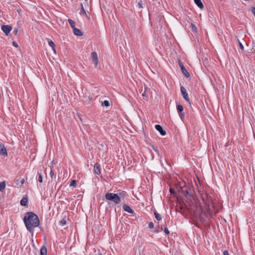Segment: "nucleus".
<instances>
[{"label": "nucleus", "mask_w": 255, "mask_h": 255, "mask_svg": "<svg viewBox=\"0 0 255 255\" xmlns=\"http://www.w3.org/2000/svg\"><path fill=\"white\" fill-rule=\"evenodd\" d=\"M23 221L27 229L30 232H32L34 228L38 227L39 225L38 217L32 212L26 213Z\"/></svg>", "instance_id": "nucleus-1"}, {"label": "nucleus", "mask_w": 255, "mask_h": 255, "mask_svg": "<svg viewBox=\"0 0 255 255\" xmlns=\"http://www.w3.org/2000/svg\"><path fill=\"white\" fill-rule=\"evenodd\" d=\"M201 198L204 204V207L201 206L202 213L206 214V216L209 215L212 217L214 214L213 210L214 205L213 204L211 198H209L206 194H202Z\"/></svg>", "instance_id": "nucleus-2"}, {"label": "nucleus", "mask_w": 255, "mask_h": 255, "mask_svg": "<svg viewBox=\"0 0 255 255\" xmlns=\"http://www.w3.org/2000/svg\"><path fill=\"white\" fill-rule=\"evenodd\" d=\"M107 200L113 201L116 204H119L121 202V198L118 194L108 193L105 195Z\"/></svg>", "instance_id": "nucleus-3"}, {"label": "nucleus", "mask_w": 255, "mask_h": 255, "mask_svg": "<svg viewBox=\"0 0 255 255\" xmlns=\"http://www.w3.org/2000/svg\"><path fill=\"white\" fill-rule=\"evenodd\" d=\"M91 59L94 63L95 67H97L98 64V56L96 52H93L91 54Z\"/></svg>", "instance_id": "nucleus-4"}, {"label": "nucleus", "mask_w": 255, "mask_h": 255, "mask_svg": "<svg viewBox=\"0 0 255 255\" xmlns=\"http://www.w3.org/2000/svg\"><path fill=\"white\" fill-rule=\"evenodd\" d=\"M180 91L184 99L187 102H189L190 99L185 88L184 87L181 86L180 87Z\"/></svg>", "instance_id": "nucleus-5"}, {"label": "nucleus", "mask_w": 255, "mask_h": 255, "mask_svg": "<svg viewBox=\"0 0 255 255\" xmlns=\"http://www.w3.org/2000/svg\"><path fill=\"white\" fill-rule=\"evenodd\" d=\"M1 29L6 35H8L12 30V27L8 25H3L1 26Z\"/></svg>", "instance_id": "nucleus-6"}, {"label": "nucleus", "mask_w": 255, "mask_h": 255, "mask_svg": "<svg viewBox=\"0 0 255 255\" xmlns=\"http://www.w3.org/2000/svg\"><path fill=\"white\" fill-rule=\"evenodd\" d=\"M0 154L4 156H7V152L6 148L3 144H0Z\"/></svg>", "instance_id": "nucleus-7"}, {"label": "nucleus", "mask_w": 255, "mask_h": 255, "mask_svg": "<svg viewBox=\"0 0 255 255\" xmlns=\"http://www.w3.org/2000/svg\"><path fill=\"white\" fill-rule=\"evenodd\" d=\"M155 129L158 130L161 135L164 136L166 135V131H164L162 127L159 125H156L155 126Z\"/></svg>", "instance_id": "nucleus-8"}, {"label": "nucleus", "mask_w": 255, "mask_h": 255, "mask_svg": "<svg viewBox=\"0 0 255 255\" xmlns=\"http://www.w3.org/2000/svg\"><path fill=\"white\" fill-rule=\"evenodd\" d=\"M49 45L52 48L54 53H56L55 44V43L50 39L47 38Z\"/></svg>", "instance_id": "nucleus-9"}, {"label": "nucleus", "mask_w": 255, "mask_h": 255, "mask_svg": "<svg viewBox=\"0 0 255 255\" xmlns=\"http://www.w3.org/2000/svg\"><path fill=\"white\" fill-rule=\"evenodd\" d=\"M123 209L125 211H126L129 213H130V214L133 213V211L130 208V207L129 206H128L127 205H124L123 206Z\"/></svg>", "instance_id": "nucleus-10"}, {"label": "nucleus", "mask_w": 255, "mask_h": 255, "mask_svg": "<svg viewBox=\"0 0 255 255\" xmlns=\"http://www.w3.org/2000/svg\"><path fill=\"white\" fill-rule=\"evenodd\" d=\"M94 172L96 174L98 175L101 173L100 165L97 163L94 165Z\"/></svg>", "instance_id": "nucleus-11"}, {"label": "nucleus", "mask_w": 255, "mask_h": 255, "mask_svg": "<svg viewBox=\"0 0 255 255\" xmlns=\"http://www.w3.org/2000/svg\"><path fill=\"white\" fill-rule=\"evenodd\" d=\"M73 29V32L75 35H77V36H81L83 35L82 31L79 29H78L76 28H74V29Z\"/></svg>", "instance_id": "nucleus-12"}, {"label": "nucleus", "mask_w": 255, "mask_h": 255, "mask_svg": "<svg viewBox=\"0 0 255 255\" xmlns=\"http://www.w3.org/2000/svg\"><path fill=\"white\" fill-rule=\"evenodd\" d=\"M181 71L185 77L187 78L189 77L190 74L186 70V69L185 68V67L183 66V65H182Z\"/></svg>", "instance_id": "nucleus-13"}, {"label": "nucleus", "mask_w": 255, "mask_h": 255, "mask_svg": "<svg viewBox=\"0 0 255 255\" xmlns=\"http://www.w3.org/2000/svg\"><path fill=\"white\" fill-rule=\"evenodd\" d=\"M47 250L45 246L41 247L40 249V255H47Z\"/></svg>", "instance_id": "nucleus-14"}, {"label": "nucleus", "mask_w": 255, "mask_h": 255, "mask_svg": "<svg viewBox=\"0 0 255 255\" xmlns=\"http://www.w3.org/2000/svg\"><path fill=\"white\" fill-rule=\"evenodd\" d=\"M28 200L26 198H23L20 201V204L22 206H26L27 204Z\"/></svg>", "instance_id": "nucleus-15"}, {"label": "nucleus", "mask_w": 255, "mask_h": 255, "mask_svg": "<svg viewBox=\"0 0 255 255\" xmlns=\"http://www.w3.org/2000/svg\"><path fill=\"white\" fill-rule=\"evenodd\" d=\"M196 4L200 8L202 9L204 7V5L202 2V1H194Z\"/></svg>", "instance_id": "nucleus-16"}, {"label": "nucleus", "mask_w": 255, "mask_h": 255, "mask_svg": "<svg viewBox=\"0 0 255 255\" xmlns=\"http://www.w3.org/2000/svg\"><path fill=\"white\" fill-rule=\"evenodd\" d=\"M5 187V182L3 181L0 183V191H2Z\"/></svg>", "instance_id": "nucleus-17"}, {"label": "nucleus", "mask_w": 255, "mask_h": 255, "mask_svg": "<svg viewBox=\"0 0 255 255\" xmlns=\"http://www.w3.org/2000/svg\"><path fill=\"white\" fill-rule=\"evenodd\" d=\"M50 175L52 180H53L54 178H55V176L54 175V172L51 167L50 168Z\"/></svg>", "instance_id": "nucleus-18"}, {"label": "nucleus", "mask_w": 255, "mask_h": 255, "mask_svg": "<svg viewBox=\"0 0 255 255\" xmlns=\"http://www.w3.org/2000/svg\"><path fill=\"white\" fill-rule=\"evenodd\" d=\"M66 218H63L62 220L60 222V225L62 226H63L66 224Z\"/></svg>", "instance_id": "nucleus-19"}, {"label": "nucleus", "mask_w": 255, "mask_h": 255, "mask_svg": "<svg viewBox=\"0 0 255 255\" xmlns=\"http://www.w3.org/2000/svg\"><path fill=\"white\" fill-rule=\"evenodd\" d=\"M68 21H69V23L70 24L71 26L73 28V29H74V28H75V21H74L73 20L70 19H68Z\"/></svg>", "instance_id": "nucleus-20"}, {"label": "nucleus", "mask_w": 255, "mask_h": 255, "mask_svg": "<svg viewBox=\"0 0 255 255\" xmlns=\"http://www.w3.org/2000/svg\"><path fill=\"white\" fill-rule=\"evenodd\" d=\"M177 110L180 113H181L183 111V107L182 106L180 105H178L177 106Z\"/></svg>", "instance_id": "nucleus-21"}, {"label": "nucleus", "mask_w": 255, "mask_h": 255, "mask_svg": "<svg viewBox=\"0 0 255 255\" xmlns=\"http://www.w3.org/2000/svg\"><path fill=\"white\" fill-rule=\"evenodd\" d=\"M154 215L156 219L158 221H160L161 220V216L159 214L157 213L156 212H154Z\"/></svg>", "instance_id": "nucleus-22"}, {"label": "nucleus", "mask_w": 255, "mask_h": 255, "mask_svg": "<svg viewBox=\"0 0 255 255\" xmlns=\"http://www.w3.org/2000/svg\"><path fill=\"white\" fill-rule=\"evenodd\" d=\"M81 7H82V9H81V14H83V13H85L86 14V12H85V9H84V5H86V3L85 2H84V3H82L81 4Z\"/></svg>", "instance_id": "nucleus-23"}, {"label": "nucleus", "mask_w": 255, "mask_h": 255, "mask_svg": "<svg viewBox=\"0 0 255 255\" xmlns=\"http://www.w3.org/2000/svg\"><path fill=\"white\" fill-rule=\"evenodd\" d=\"M38 180L39 182L42 183L43 181L42 176L41 173H38Z\"/></svg>", "instance_id": "nucleus-24"}, {"label": "nucleus", "mask_w": 255, "mask_h": 255, "mask_svg": "<svg viewBox=\"0 0 255 255\" xmlns=\"http://www.w3.org/2000/svg\"><path fill=\"white\" fill-rule=\"evenodd\" d=\"M102 105L105 107H109L110 105L109 101L107 100L104 101L102 103Z\"/></svg>", "instance_id": "nucleus-25"}, {"label": "nucleus", "mask_w": 255, "mask_h": 255, "mask_svg": "<svg viewBox=\"0 0 255 255\" xmlns=\"http://www.w3.org/2000/svg\"><path fill=\"white\" fill-rule=\"evenodd\" d=\"M76 183H77L76 181L75 180H73L71 181V182L70 184V186H73V187H75L76 185Z\"/></svg>", "instance_id": "nucleus-26"}, {"label": "nucleus", "mask_w": 255, "mask_h": 255, "mask_svg": "<svg viewBox=\"0 0 255 255\" xmlns=\"http://www.w3.org/2000/svg\"><path fill=\"white\" fill-rule=\"evenodd\" d=\"M145 89V90L144 92L142 94V96L144 99L147 98V93L146 92V88Z\"/></svg>", "instance_id": "nucleus-27"}, {"label": "nucleus", "mask_w": 255, "mask_h": 255, "mask_svg": "<svg viewBox=\"0 0 255 255\" xmlns=\"http://www.w3.org/2000/svg\"><path fill=\"white\" fill-rule=\"evenodd\" d=\"M192 27L193 31H194L195 32H196L197 31V29L195 25H194L193 24H192Z\"/></svg>", "instance_id": "nucleus-28"}, {"label": "nucleus", "mask_w": 255, "mask_h": 255, "mask_svg": "<svg viewBox=\"0 0 255 255\" xmlns=\"http://www.w3.org/2000/svg\"><path fill=\"white\" fill-rule=\"evenodd\" d=\"M154 227V224L152 222H150L149 224V228L150 229H152Z\"/></svg>", "instance_id": "nucleus-29"}, {"label": "nucleus", "mask_w": 255, "mask_h": 255, "mask_svg": "<svg viewBox=\"0 0 255 255\" xmlns=\"http://www.w3.org/2000/svg\"><path fill=\"white\" fill-rule=\"evenodd\" d=\"M142 3L141 1L137 3V6H138L139 8H142Z\"/></svg>", "instance_id": "nucleus-30"}, {"label": "nucleus", "mask_w": 255, "mask_h": 255, "mask_svg": "<svg viewBox=\"0 0 255 255\" xmlns=\"http://www.w3.org/2000/svg\"><path fill=\"white\" fill-rule=\"evenodd\" d=\"M251 11L254 14V15L255 16V7H252Z\"/></svg>", "instance_id": "nucleus-31"}, {"label": "nucleus", "mask_w": 255, "mask_h": 255, "mask_svg": "<svg viewBox=\"0 0 255 255\" xmlns=\"http://www.w3.org/2000/svg\"><path fill=\"white\" fill-rule=\"evenodd\" d=\"M12 45H13L15 47H18V44H17L16 43V42H15V41H13V42H12Z\"/></svg>", "instance_id": "nucleus-32"}, {"label": "nucleus", "mask_w": 255, "mask_h": 255, "mask_svg": "<svg viewBox=\"0 0 255 255\" xmlns=\"http://www.w3.org/2000/svg\"><path fill=\"white\" fill-rule=\"evenodd\" d=\"M239 45H240L241 49L243 50H244V46L240 42H239Z\"/></svg>", "instance_id": "nucleus-33"}, {"label": "nucleus", "mask_w": 255, "mask_h": 255, "mask_svg": "<svg viewBox=\"0 0 255 255\" xmlns=\"http://www.w3.org/2000/svg\"><path fill=\"white\" fill-rule=\"evenodd\" d=\"M164 232H165L166 234H169V231H168V230L167 228H165V229H164Z\"/></svg>", "instance_id": "nucleus-34"}, {"label": "nucleus", "mask_w": 255, "mask_h": 255, "mask_svg": "<svg viewBox=\"0 0 255 255\" xmlns=\"http://www.w3.org/2000/svg\"><path fill=\"white\" fill-rule=\"evenodd\" d=\"M223 255H229L228 252L227 251H224L223 252Z\"/></svg>", "instance_id": "nucleus-35"}, {"label": "nucleus", "mask_w": 255, "mask_h": 255, "mask_svg": "<svg viewBox=\"0 0 255 255\" xmlns=\"http://www.w3.org/2000/svg\"><path fill=\"white\" fill-rule=\"evenodd\" d=\"M17 32H18V29H17V28L14 29V31H13V32L14 33V34H15V35H16V34H17Z\"/></svg>", "instance_id": "nucleus-36"}, {"label": "nucleus", "mask_w": 255, "mask_h": 255, "mask_svg": "<svg viewBox=\"0 0 255 255\" xmlns=\"http://www.w3.org/2000/svg\"><path fill=\"white\" fill-rule=\"evenodd\" d=\"M153 149L155 150V151H157V148L156 147H155L154 146H152Z\"/></svg>", "instance_id": "nucleus-37"}, {"label": "nucleus", "mask_w": 255, "mask_h": 255, "mask_svg": "<svg viewBox=\"0 0 255 255\" xmlns=\"http://www.w3.org/2000/svg\"><path fill=\"white\" fill-rule=\"evenodd\" d=\"M180 114H180V117H181L184 116V114H183V113H180Z\"/></svg>", "instance_id": "nucleus-38"}, {"label": "nucleus", "mask_w": 255, "mask_h": 255, "mask_svg": "<svg viewBox=\"0 0 255 255\" xmlns=\"http://www.w3.org/2000/svg\"><path fill=\"white\" fill-rule=\"evenodd\" d=\"M24 183V180L23 179L22 181H21V183L22 184H23Z\"/></svg>", "instance_id": "nucleus-39"}, {"label": "nucleus", "mask_w": 255, "mask_h": 255, "mask_svg": "<svg viewBox=\"0 0 255 255\" xmlns=\"http://www.w3.org/2000/svg\"><path fill=\"white\" fill-rule=\"evenodd\" d=\"M185 192L187 194H189V192L187 190H186Z\"/></svg>", "instance_id": "nucleus-40"}, {"label": "nucleus", "mask_w": 255, "mask_h": 255, "mask_svg": "<svg viewBox=\"0 0 255 255\" xmlns=\"http://www.w3.org/2000/svg\"><path fill=\"white\" fill-rule=\"evenodd\" d=\"M182 65H183V64H181V63H180V67H181V68L182 67Z\"/></svg>", "instance_id": "nucleus-41"}, {"label": "nucleus", "mask_w": 255, "mask_h": 255, "mask_svg": "<svg viewBox=\"0 0 255 255\" xmlns=\"http://www.w3.org/2000/svg\"><path fill=\"white\" fill-rule=\"evenodd\" d=\"M52 164H54V161H52V162H51Z\"/></svg>", "instance_id": "nucleus-42"}, {"label": "nucleus", "mask_w": 255, "mask_h": 255, "mask_svg": "<svg viewBox=\"0 0 255 255\" xmlns=\"http://www.w3.org/2000/svg\"><path fill=\"white\" fill-rule=\"evenodd\" d=\"M170 191L171 192H173V191H172V190H171V189H170Z\"/></svg>", "instance_id": "nucleus-43"}, {"label": "nucleus", "mask_w": 255, "mask_h": 255, "mask_svg": "<svg viewBox=\"0 0 255 255\" xmlns=\"http://www.w3.org/2000/svg\"><path fill=\"white\" fill-rule=\"evenodd\" d=\"M100 255H102L100 254Z\"/></svg>", "instance_id": "nucleus-44"}]
</instances>
